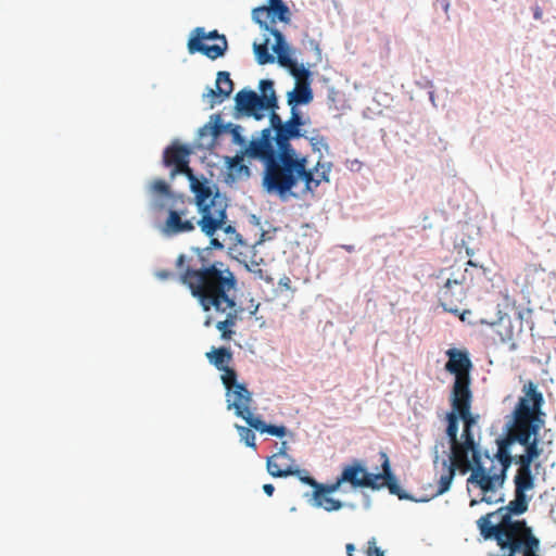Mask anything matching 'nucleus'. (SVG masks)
<instances>
[{
    "label": "nucleus",
    "mask_w": 556,
    "mask_h": 556,
    "mask_svg": "<svg viewBox=\"0 0 556 556\" xmlns=\"http://www.w3.org/2000/svg\"><path fill=\"white\" fill-rule=\"evenodd\" d=\"M175 271L160 269L155 271L159 280H176L185 286L197 299L207 315L204 326L215 323L223 340H231L242 313L232 294L237 290L238 280L228 265L212 260L211 248H190L180 253L175 262Z\"/></svg>",
    "instance_id": "nucleus-1"
},
{
    "label": "nucleus",
    "mask_w": 556,
    "mask_h": 556,
    "mask_svg": "<svg viewBox=\"0 0 556 556\" xmlns=\"http://www.w3.org/2000/svg\"><path fill=\"white\" fill-rule=\"evenodd\" d=\"M544 419H511L506 432L495 440L496 452L488 458V471L479 467L472 479H478L482 484L481 491L485 494L502 488L507 478V470L513 463L521 470L525 459H528V471L532 472L531 465L541 454L536 431Z\"/></svg>",
    "instance_id": "nucleus-2"
},
{
    "label": "nucleus",
    "mask_w": 556,
    "mask_h": 556,
    "mask_svg": "<svg viewBox=\"0 0 556 556\" xmlns=\"http://www.w3.org/2000/svg\"><path fill=\"white\" fill-rule=\"evenodd\" d=\"M149 192L153 197L152 205L155 210L168 208L167 217L161 226V231L165 236L173 237L192 232L199 226L204 235L212 237L225 224L228 203L227 198L218 190L216 192L210 190V197L205 198L203 203L204 206H207V213L213 219V227L211 228L204 227L202 220L206 212L197 203V200L194 199V204L201 214L200 219L190 212L193 201L184 194L174 192L165 180L154 179L151 181Z\"/></svg>",
    "instance_id": "nucleus-3"
},
{
    "label": "nucleus",
    "mask_w": 556,
    "mask_h": 556,
    "mask_svg": "<svg viewBox=\"0 0 556 556\" xmlns=\"http://www.w3.org/2000/svg\"><path fill=\"white\" fill-rule=\"evenodd\" d=\"M515 497L506 506L488 513L477 520L480 534L485 540H495L516 549L518 543H523L527 549L540 548V540L525 520H514L513 515H522L528 510L531 497L528 491L534 489V476L528 471V459H525L521 470L514 477Z\"/></svg>",
    "instance_id": "nucleus-4"
},
{
    "label": "nucleus",
    "mask_w": 556,
    "mask_h": 556,
    "mask_svg": "<svg viewBox=\"0 0 556 556\" xmlns=\"http://www.w3.org/2000/svg\"><path fill=\"white\" fill-rule=\"evenodd\" d=\"M464 427L459 437V442L450 445V453L447 458L442 459V467L445 470L439 481L437 494L441 495L448 491L452 481L455 477V471L458 470L462 475L471 472L468 478V483L475 484L481 490V483L478 479H472L479 467L488 469V458L485 453L482 455L479 450V444L475 441L472 433V426L477 419H463ZM486 476H490L485 470Z\"/></svg>",
    "instance_id": "nucleus-5"
},
{
    "label": "nucleus",
    "mask_w": 556,
    "mask_h": 556,
    "mask_svg": "<svg viewBox=\"0 0 556 556\" xmlns=\"http://www.w3.org/2000/svg\"><path fill=\"white\" fill-rule=\"evenodd\" d=\"M253 20L260 27L274 36L275 43L271 49L277 55L278 63L290 70L291 74L299 80L308 76V71L303 66L299 68L296 62L291 58L290 47L285 40V36L275 25L277 21L288 23L290 21L289 8L282 0H268V5L260 7L252 12Z\"/></svg>",
    "instance_id": "nucleus-6"
},
{
    "label": "nucleus",
    "mask_w": 556,
    "mask_h": 556,
    "mask_svg": "<svg viewBox=\"0 0 556 556\" xmlns=\"http://www.w3.org/2000/svg\"><path fill=\"white\" fill-rule=\"evenodd\" d=\"M305 156H296L295 152L278 150V154L265 166L263 188L281 199L291 195V190L302 180Z\"/></svg>",
    "instance_id": "nucleus-7"
},
{
    "label": "nucleus",
    "mask_w": 556,
    "mask_h": 556,
    "mask_svg": "<svg viewBox=\"0 0 556 556\" xmlns=\"http://www.w3.org/2000/svg\"><path fill=\"white\" fill-rule=\"evenodd\" d=\"M445 369L455 376L451 394L452 410L445 417H473L470 413L472 393L470 390L471 361L466 351L450 349Z\"/></svg>",
    "instance_id": "nucleus-8"
},
{
    "label": "nucleus",
    "mask_w": 556,
    "mask_h": 556,
    "mask_svg": "<svg viewBox=\"0 0 556 556\" xmlns=\"http://www.w3.org/2000/svg\"><path fill=\"white\" fill-rule=\"evenodd\" d=\"M190 155L191 149L189 147L179 143H173L166 147L163 152V164L164 166L172 168L169 175L170 179H174L179 174H182L188 178L190 182V189L195 195L197 203L202 206L205 212H208L207 206H204L203 203L205 198L210 197V190H212V188L207 185L206 180L201 181L193 174V170L189 166ZM202 222L204 227H213V219L210 217L208 213L204 215V219Z\"/></svg>",
    "instance_id": "nucleus-9"
},
{
    "label": "nucleus",
    "mask_w": 556,
    "mask_h": 556,
    "mask_svg": "<svg viewBox=\"0 0 556 556\" xmlns=\"http://www.w3.org/2000/svg\"><path fill=\"white\" fill-rule=\"evenodd\" d=\"M261 96L254 90L242 89L235 97L237 116L244 115L260 121L265 117L264 111L278 108L274 83L269 79L260 81Z\"/></svg>",
    "instance_id": "nucleus-10"
},
{
    "label": "nucleus",
    "mask_w": 556,
    "mask_h": 556,
    "mask_svg": "<svg viewBox=\"0 0 556 556\" xmlns=\"http://www.w3.org/2000/svg\"><path fill=\"white\" fill-rule=\"evenodd\" d=\"M187 47L190 54L200 52L216 60L225 54L228 43L225 35H219L217 30L205 33L203 27H197L192 30Z\"/></svg>",
    "instance_id": "nucleus-11"
},
{
    "label": "nucleus",
    "mask_w": 556,
    "mask_h": 556,
    "mask_svg": "<svg viewBox=\"0 0 556 556\" xmlns=\"http://www.w3.org/2000/svg\"><path fill=\"white\" fill-rule=\"evenodd\" d=\"M522 395L508 417H544L545 400L538 384L528 380L522 386Z\"/></svg>",
    "instance_id": "nucleus-12"
},
{
    "label": "nucleus",
    "mask_w": 556,
    "mask_h": 556,
    "mask_svg": "<svg viewBox=\"0 0 556 556\" xmlns=\"http://www.w3.org/2000/svg\"><path fill=\"white\" fill-rule=\"evenodd\" d=\"M466 275L458 274L448 278L438 291V300L445 312L459 313V305L466 299Z\"/></svg>",
    "instance_id": "nucleus-13"
},
{
    "label": "nucleus",
    "mask_w": 556,
    "mask_h": 556,
    "mask_svg": "<svg viewBox=\"0 0 556 556\" xmlns=\"http://www.w3.org/2000/svg\"><path fill=\"white\" fill-rule=\"evenodd\" d=\"M273 139L270 128H265L261 131L260 138L252 139L241 151L247 159L260 160L266 166L278 154V150L276 151L273 146Z\"/></svg>",
    "instance_id": "nucleus-14"
},
{
    "label": "nucleus",
    "mask_w": 556,
    "mask_h": 556,
    "mask_svg": "<svg viewBox=\"0 0 556 556\" xmlns=\"http://www.w3.org/2000/svg\"><path fill=\"white\" fill-rule=\"evenodd\" d=\"M303 125L304 121L302 115L295 108H292L291 116L287 122H283L282 129L279 130V138H274L277 149L295 152L290 143V140L300 137L307 138V136L301 131V127Z\"/></svg>",
    "instance_id": "nucleus-15"
},
{
    "label": "nucleus",
    "mask_w": 556,
    "mask_h": 556,
    "mask_svg": "<svg viewBox=\"0 0 556 556\" xmlns=\"http://www.w3.org/2000/svg\"><path fill=\"white\" fill-rule=\"evenodd\" d=\"M376 473L367 472L359 464L355 463L343 468L340 477L341 481L351 483L354 488H370L372 490L380 489L378 484L379 477Z\"/></svg>",
    "instance_id": "nucleus-16"
},
{
    "label": "nucleus",
    "mask_w": 556,
    "mask_h": 556,
    "mask_svg": "<svg viewBox=\"0 0 556 556\" xmlns=\"http://www.w3.org/2000/svg\"><path fill=\"white\" fill-rule=\"evenodd\" d=\"M267 471L271 477L283 478L300 476L302 470L295 465L294 459L285 451H279L267 459Z\"/></svg>",
    "instance_id": "nucleus-17"
},
{
    "label": "nucleus",
    "mask_w": 556,
    "mask_h": 556,
    "mask_svg": "<svg viewBox=\"0 0 556 556\" xmlns=\"http://www.w3.org/2000/svg\"><path fill=\"white\" fill-rule=\"evenodd\" d=\"M227 403L229 408L235 409L238 417H254L251 408V393L244 384L235 386L233 389L227 391Z\"/></svg>",
    "instance_id": "nucleus-18"
},
{
    "label": "nucleus",
    "mask_w": 556,
    "mask_h": 556,
    "mask_svg": "<svg viewBox=\"0 0 556 556\" xmlns=\"http://www.w3.org/2000/svg\"><path fill=\"white\" fill-rule=\"evenodd\" d=\"M330 162H321L318 160L313 168H307V159L304 162V174L302 175V181H304V191L314 192L321 182L329 181V174L331 172Z\"/></svg>",
    "instance_id": "nucleus-19"
},
{
    "label": "nucleus",
    "mask_w": 556,
    "mask_h": 556,
    "mask_svg": "<svg viewBox=\"0 0 556 556\" xmlns=\"http://www.w3.org/2000/svg\"><path fill=\"white\" fill-rule=\"evenodd\" d=\"M472 326L485 325L491 327L493 332L498 337L501 343H506L514 338L511 319L507 314H502L498 309L497 317L494 320L480 318L470 323Z\"/></svg>",
    "instance_id": "nucleus-20"
},
{
    "label": "nucleus",
    "mask_w": 556,
    "mask_h": 556,
    "mask_svg": "<svg viewBox=\"0 0 556 556\" xmlns=\"http://www.w3.org/2000/svg\"><path fill=\"white\" fill-rule=\"evenodd\" d=\"M233 90V83L230 78L228 72H218L216 77V90L210 89L207 96L217 100H213L211 102V108L214 106L215 103L223 102L226 98L230 96Z\"/></svg>",
    "instance_id": "nucleus-21"
},
{
    "label": "nucleus",
    "mask_w": 556,
    "mask_h": 556,
    "mask_svg": "<svg viewBox=\"0 0 556 556\" xmlns=\"http://www.w3.org/2000/svg\"><path fill=\"white\" fill-rule=\"evenodd\" d=\"M383 463H382V472L376 473L375 476H380L379 480H383L384 482L378 483L381 486L387 485L391 494L397 495L400 498H406L405 494H402L401 486L399 485L395 477L393 476L390 463L387 454L382 453Z\"/></svg>",
    "instance_id": "nucleus-22"
},
{
    "label": "nucleus",
    "mask_w": 556,
    "mask_h": 556,
    "mask_svg": "<svg viewBox=\"0 0 556 556\" xmlns=\"http://www.w3.org/2000/svg\"><path fill=\"white\" fill-rule=\"evenodd\" d=\"M313 100V92L307 83H298L294 90L288 94V104H307Z\"/></svg>",
    "instance_id": "nucleus-23"
},
{
    "label": "nucleus",
    "mask_w": 556,
    "mask_h": 556,
    "mask_svg": "<svg viewBox=\"0 0 556 556\" xmlns=\"http://www.w3.org/2000/svg\"><path fill=\"white\" fill-rule=\"evenodd\" d=\"M206 357L218 370L229 367L232 361V353L227 348L213 349L206 353Z\"/></svg>",
    "instance_id": "nucleus-24"
},
{
    "label": "nucleus",
    "mask_w": 556,
    "mask_h": 556,
    "mask_svg": "<svg viewBox=\"0 0 556 556\" xmlns=\"http://www.w3.org/2000/svg\"><path fill=\"white\" fill-rule=\"evenodd\" d=\"M244 421L261 433H268L277 438H283L287 433L285 426L267 425L263 419H244Z\"/></svg>",
    "instance_id": "nucleus-25"
},
{
    "label": "nucleus",
    "mask_w": 556,
    "mask_h": 556,
    "mask_svg": "<svg viewBox=\"0 0 556 556\" xmlns=\"http://www.w3.org/2000/svg\"><path fill=\"white\" fill-rule=\"evenodd\" d=\"M227 132L226 124L223 123V119L219 114H214L211 116L210 123L204 125L200 130V136L203 137L206 134L211 135L213 140H216L219 136Z\"/></svg>",
    "instance_id": "nucleus-26"
},
{
    "label": "nucleus",
    "mask_w": 556,
    "mask_h": 556,
    "mask_svg": "<svg viewBox=\"0 0 556 556\" xmlns=\"http://www.w3.org/2000/svg\"><path fill=\"white\" fill-rule=\"evenodd\" d=\"M313 501L315 506L321 507L327 511H336L343 507L341 501L330 497L327 494H323L320 497L316 496L315 491L313 492Z\"/></svg>",
    "instance_id": "nucleus-27"
},
{
    "label": "nucleus",
    "mask_w": 556,
    "mask_h": 556,
    "mask_svg": "<svg viewBox=\"0 0 556 556\" xmlns=\"http://www.w3.org/2000/svg\"><path fill=\"white\" fill-rule=\"evenodd\" d=\"M235 427L240 437V441L243 442L247 446L255 450L256 448V444H255V431L256 430L249 424H247V426H241V425L236 424Z\"/></svg>",
    "instance_id": "nucleus-28"
},
{
    "label": "nucleus",
    "mask_w": 556,
    "mask_h": 556,
    "mask_svg": "<svg viewBox=\"0 0 556 556\" xmlns=\"http://www.w3.org/2000/svg\"><path fill=\"white\" fill-rule=\"evenodd\" d=\"M245 155H243L242 151L237 153L233 157H227V165L229 169L235 172L237 175H250V168L243 164Z\"/></svg>",
    "instance_id": "nucleus-29"
},
{
    "label": "nucleus",
    "mask_w": 556,
    "mask_h": 556,
    "mask_svg": "<svg viewBox=\"0 0 556 556\" xmlns=\"http://www.w3.org/2000/svg\"><path fill=\"white\" fill-rule=\"evenodd\" d=\"M245 155H243L242 151L237 153L233 157H227V165L229 169L235 172L237 175H250V168L243 164Z\"/></svg>",
    "instance_id": "nucleus-30"
},
{
    "label": "nucleus",
    "mask_w": 556,
    "mask_h": 556,
    "mask_svg": "<svg viewBox=\"0 0 556 556\" xmlns=\"http://www.w3.org/2000/svg\"><path fill=\"white\" fill-rule=\"evenodd\" d=\"M269 39L266 38L263 43H254V53L260 64H267L274 62V56L268 52Z\"/></svg>",
    "instance_id": "nucleus-31"
},
{
    "label": "nucleus",
    "mask_w": 556,
    "mask_h": 556,
    "mask_svg": "<svg viewBox=\"0 0 556 556\" xmlns=\"http://www.w3.org/2000/svg\"><path fill=\"white\" fill-rule=\"evenodd\" d=\"M220 371H222L220 379H222L223 384L225 386L227 391L233 389L235 386L242 384L237 381V372L230 366L225 369H222Z\"/></svg>",
    "instance_id": "nucleus-32"
},
{
    "label": "nucleus",
    "mask_w": 556,
    "mask_h": 556,
    "mask_svg": "<svg viewBox=\"0 0 556 556\" xmlns=\"http://www.w3.org/2000/svg\"><path fill=\"white\" fill-rule=\"evenodd\" d=\"M343 481H341V477H338L336 482L329 483V484H321L319 483L317 486V490H315V495L319 496L323 494H331L339 490Z\"/></svg>",
    "instance_id": "nucleus-33"
},
{
    "label": "nucleus",
    "mask_w": 556,
    "mask_h": 556,
    "mask_svg": "<svg viewBox=\"0 0 556 556\" xmlns=\"http://www.w3.org/2000/svg\"><path fill=\"white\" fill-rule=\"evenodd\" d=\"M226 127H227V132H229L232 137L233 143L239 144V146H245L247 140L241 135V130H242L241 126L228 123V124H226Z\"/></svg>",
    "instance_id": "nucleus-34"
},
{
    "label": "nucleus",
    "mask_w": 556,
    "mask_h": 556,
    "mask_svg": "<svg viewBox=\"0 0 556 556\" xmlns=\"http://www.w3.org/2000/svg\"><path fill=\"white\" fill-rule=\"evenodd\" d=\"M447 420H448V424L446 427V434L448 437V443L451 445L456 442H459V437L457 435V433H458V421L460 419H447Z\"/></svg>",
    "instance_id": "nucleus-35"
},
{
    "label": "nucleus",
    "mask_w": 556,
    "mask_h": 556,
    "mask_svg": "<svg viewBox=\"0 0 556 556\" xmlns=\"http://www.w3.org/2000/svg\"><path fill=\"white\" fill-rule=\"evenodd\" d=\"M269 111H270V115H269L270 126L268 128H270V131H273V130L275 131L274 138H279V130L282 129L283 122H282L281 117L276 113V109H273Z\"/></svg>",
    "instance_id": "nucleus-36"
},
{
    "label": "nucleus",
    "mask_w": 556,
    "mask_h": 556,
    "mask_svg": "<svg viewBox=\"0 0 556 556\" xmlns=\"http://www.w3.org/2000/svg\"><path fill=\"white\" fill-rule=\"evenodd\" d=\"M314 132H317V131L314 130ZM306 139L309 140L313 151L320 152L321 148L328 149V144L326 142L325 137L320 136L319 134H315L314 136L307 137Z\"/></svg>",
    "instance_id": "nucleus-37"
},
{
    "label": "nucleus",
    "mask_w": 556,
    "mask_h": 556,
    "mask_svg": "<svg viewBox=\"0 0 556 556\" xmlns=\"http://www.w3.org/2000/svg\"><path fill=\"white\" fill-rule=\"evenodd\" d=\"M365 554L366 556H384L383 551L377 546L376 538H371L370 540H368Z\"/></svg>",
    "instance_id": "nucleus-38"
},
{
    "label": "nucleus",
    "mask_w": 556,
    "mask_h": 556,
    "mask_svg": "<svg viewBox=\"0 0 556 556\" xmlns=\"http://www.w3.org/2000/svg\"><path fill=\"white\" fill-rule=\"evenodd\" d=\"M304 484L314 488V491L317 490L318 482L311 476L307 475L305 470H302L300 476H296Z\"/></svg>",
    "instance_id": "nucleus-39"
},
{
    "label": "nucleus",
    "mask_w": 556,
    "mask_h": 556,
    "mask_svg": "<svg viewBox=\"0 0 556 556\" xmlns=\"http://www.w3.org/2000/svg\"><path fill=\"white\" fill-rule=\"evenodd\" d=\"M278 285H279V287H281L286 290H291V279L288 276L281 277L279 279Z\"/></svg>",
    "instance_id": "nucleus-40"
},
{
    "label": "nucleus",
    "mask_w": 556,
    "mask_h": 556,
    "mask_svg": "<svg viewBox=\"0 0 556 556\" xmlns=\"http://www.w3.org/2000/svg\"><path fill=\"white\" fill-rule=\"evenodd\" d=\"M226 219H227V217L225 218V220ZM219 229H223L224 232H226V233H236V228L230 224L227 225L225 223Z\"/></svg>",
    "instance_id": "nucleus-41"
},
{
    "label": "nucleus",
    "mask_w": 556,
    "mask_h": 556,
    "mask_svg": "<svg viewBox=\"0 0 556 556\" xmlns=\"http://www.w3.org/2000/svg\"><path fill=\"white\" fill-rule=\"evenodd\" d=\"M263 491L266 493V495L271 496L274 494L275 486L271 483L264 484Z\"/></svg>",
    "instance_id": "nucleus-42"
},
{
    "label": "nucleus",
    "mask_w": 556,
    "mask_h": 556,
    "mask_svg": "<svg viewBox=\"0 0 556 556\" xmlns=\"http://www.w3.org/2000/svg\"><path fill=\"white\" fill-rule=\"evenodd\" d=\"M211 238H212L211 239V245L212 247H214L216 249H223L224 248L223 243L218 239L213 238V236Z\"/></svg>",
    "instance_id": "nucleus-43"
},
{
    "label": "nucleus",
    "mask_w": 556,
    "mask_h": 556,
    "mask_svg": "<svg viewBox=\"0 0 556 556\" xmlns=\"http://www.w3.org/2000/svg\"><path fill=\"white\" fill-rule=\"evenodd\" d=\"M345 549H346V555L348 556H353L354 552H355V546L352 543H348L346 546H345Z\"/></svg>",
    "instance_id": "nucleus-44"
},
{
    "label": "nucleus",
    "mask_w": 556,
    "mask_h": 556,
    "mask_svg": "<svg viewBox=\"0 0 556 556\" xmlns=\"http://www.w3.org/2000/svg\"><path fill=\"white\" fill-rule=\"evenodd\" d=\"M257 273H258L260 278L264 279L266 282H268V283L273 282L274 279L269 276L263 275L262 269H258Z\"/></svg>",
    "instance_id": "nucleus-45"
},
{
    "label": "nucleus",
    "mask_w": 556,
    "mask_h": 556,
    "mask_svg": "<svg viewBox=\"0 0 556 556\" xmlns=\"http://www.w3.org/2000/svg\"><path fill=\"white\" fill-rule=\"evenodd\" d=\"M471 312L469 309H465L463 313H458L457 315H459V319L462 321H465L466 319H468V316L467 315H470Z\"/></svg>",
    "instance_id": "nucleus-46"
},
{
    "label": "nucleus",
    "mask_w": 556,
    "mask_h": 556,
    "mask_svg": "<svg viewBox=\"0 0 556 556\" xmlns=\"http://www.w3.org/2000/svg\"><path fill=\"white\" fill-rule=\"evenodd\" d=\"M539 552H540V548L527 549L526 556H540Z\"/></svg>",
    "instance_id": "nucleus-47"
},
{
    "label": "nucleus",
    "mask_w": 556,
    "mask_h": 556,
    "mask_svg": "<svg viewBox=\"0 0 556 556\" xmlns=\"http://www.w3.org/2000/svg\"><path fill=\"white\" fill-rule=\"evenodd\" d=\"M542 15H543V12H542L541 8L536 7L535 10H534V14H533L534 18L535 20H541Z\"/></svg>",
    "instance_id": "nucleus-48"
},
{
    "label": "nucleus",
    "mask_w": 556,
    "mask_h": 556,
    "mask_svg": "<svg viewBox=\"0 0 556 556\" xmlns=\"http://www.w3.org/2000/svg\"><path fill=\"white\" fill-rule=\"evenodd\" d=\"M343 249L346 250L348 252H353L354 251V247L353 245H343Z\"/></svg>",
    "instance_id": "nucleus-49"
},
{
    "label": "nucleus",
    "mask_w": 556,
    "mask_h": 556,
    "mask_svg": "<svg viewBox=\"0 0 556 556\" xmlns=\"http://www.w3.org/2000/svg\"><path fill=\"white\" fill-rule=\"evenodd\" d=\"M467 265H468V266H477V264H476V263H473V262H472V261H470V260L467 262Z\"/></svg>",
    "instance_id": "nucleus-50"
},
{
    "label": "nucleus",
    "mask_w": 556,
    "mask_h": 556,
    "mask_svg": "<svg viewBox=\"0 0 556 556\" xmlns=\"http://www.w3.org/2000/svg\"><path fill=\"white\" fill-rule=\"evenodd\" d=\"M482 501H485V502H486V503H489V504H491V503H492V501H491L490 498L485 497V496L482 498Z\"/></svg>",
    "instance_id": "nucleus-51"
},
{
    "label": "nucleus",
    "mask_w": 556,
    "mask_h": 556,
    "mask_svg": "<svg viewBox=\"0 0 556 556\" xmlns=\"http://www.w3.org/2000/svg\"><path fill=\"white\" fill-rule=\"evenodd\" d=\"M257 309H258V304L254 307V309L251 312V314H255Z\"/></svg>",
    "instance_id": "nucleus-52"
},
{
    "label": "nucleus",
    "mask_w": 556,
    "mask_h": 556,
    "mask_svg": "<svg viewBox=\"0 0 556 556\" xmlns=\"http://www.w3.org/2000/svg\"><path fill=\"white\" fill-rule=\"evenodd\" d=\"M438 459H439V456H438V455H435L434 460H433V462H434V464H437V463H438Z\"/></svg>",
    "instance_id": "nucleus-53"
},
{
    "label": "nucleus",
    "mask_w": 556,
    "mask_h": 556,
    "mask_svg": "<svg viewBox=\"0 0 556 556\" xmlns=\"http://www.w3.org/2000/svg\"><path fill=\"white\" fill-rule=\"evenodd\" d=\"M475 504H477V501L472 500L470 505L473 506Z\"/></svg>",
    "instance_id": "nucleus-54"
}]
</instances>
